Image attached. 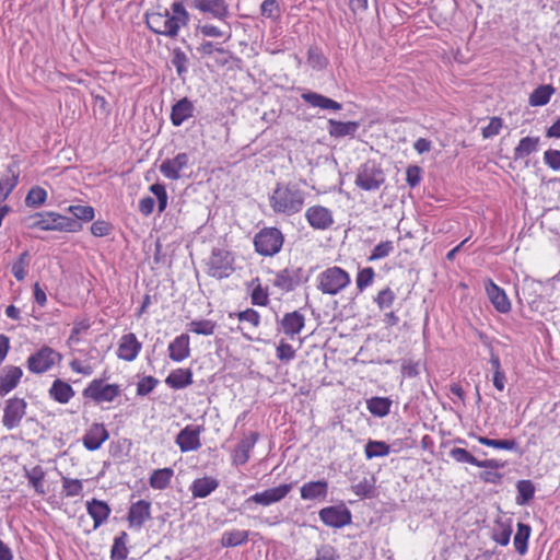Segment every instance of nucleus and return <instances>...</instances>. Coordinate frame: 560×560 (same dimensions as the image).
<instances>
[{
    "label": "nucleus",
    "instance_id": "64",
    "mask_svg": "<svg viewBox=\"0 0 560 560\" xmlns=\"http://www.w3.org/2000/svg\"><path fill=\"white\" fill-rule=\"evenodd\" d=\"M544 162L552 171H560V151L549 149L544 153Z\"/></svg>",
    "mask_w": 560,
    "mask_h": 560
},
{
    "label": "nucleus",
    "instance_id": "18",
    "mask_svg": "<svg viewBox=\"0 0 560 560\" xmlns=\"http://www.w3.org/2000/svg\"><path fill=\"white\" fill-rule=\"evenodd\" d=\"M149 520H151V503L149 501L139 500L130 505L127 515L130 527L141 528Z\"/></svg>",
    "mask_w": 560,
    "mask_h": 560
},
{
    "label": "nucleus",
    "instance_id": "7",
    "mask_svg": "<svg viewBox=\"0 0 560 560\" xmlns=\"http://www.w3.org/2000/svg\"><path fill=\"white\" fill-rule=\"evenodd\" d=\"M61 360L62 355L58 351L48 346H43L27 358L26 365L30 372L43 374Z\"/></svg>",
    "mask_w": 560,
    "mask_h": 560
},
{
    "label": "nucleus",
    "instance_id": "57",
    "mask_svg": "<svg viewBox=\"0 0 560 560\" xmlns=\"http://www.w3.org/2000/svg\"><path fill=\"white\" fill-rule=\"evenodd\" d=\"M149 190L156 197L158 210L162 213L167 207V192L165 186L163 184L155 183L150 186Z\"/></svg>",
    "mask_w": 560,
    "mask_h": 560
},
{
    "label": "nucleus",
    "instance_id": "6",
    "mask_svg": "<svg viewBox=\"0 0 560 560\" xmlns=\"http://www.w3.org/2000/svg\"><path fill=\"white\" fill-rule=\"evenodd\" d=\"M355 185L365 191H374L385 183L384 171L372 161H369L358 170Z\"/></svg>",
    "mask_w": 560,
    "mask_h": 560
},
{
    "label": "nucleus",
    "instance_id": "21",
    "mask_svg": "<svg viewBox=\"0 0 560 560\" xmlns=\"http://www.w3.org/2000/svg\"><path fill=\"white\" fill-rule=\"evenodd\" d=\"M109 438V433L103 423H93L83 435V445L89 451L101 448L102 444Z\"/></svg>",
    "mask_w": 560,
    "mask_h": 560
},
{
    "label": "nucleus",
    "instance_id": "42",
    "mask_svg": "<svg viewBox=\"0 0 560 560\" xmlns=\"http://www.w3.org/2000/svg\"><path fill=\"white\" fill-rule=\"evenodd\" d=\"M368 459L385 457L390 453V446L383 441L369 440L364 447Z\"/></svg>",
    "mask_w": 560,
    "mask_h": 560
},
{
    "label": "nucleus",
    "instance_id": "28",
    "mask_svg": "<svg viewBox=\"0 0 560 560\" xmlns=\"http://www.w3.org/2000/svg\"><path fill=\"white\" fill-rule=\"evenodd\" d=\"M302 100L313 106L318 107L320 109H327V110H340L342 108L341 103H338L323 94L307 91L301 95Z\"/></svg>",
    "mask_w": 560,
    "mask_h": 560
},
{
    "label": "nucleus",
    "instance_id": "22",
    "mask_svg": "<svg viewBox=\"0 0 560 560\" xmlns=\"http://www.w3.org/2000/svg\"><path fill=\"white\" fill-rule=\"evenodd\" d=\"M258 432H250L249 435L243 438L236 445L233 453V464L236 466L245 465L249 457L250 452L258 441Z\"/></svg>",
    "mask_w": 560,
    "mask_h": 560
},
{
    "label": "nucleus",
    "instance_id": "34",
    "mask_svg": "<svg viewBox=\"0 0 560 560\" xmlns=\"http://www.w3.org/2000/svg\"><path fill=\"white\" fill-rule=\"evenodd\" d=\"M50 397L59 404H67L74 396V390L67 382L55 380L50 389Z\"/></svg>",
    "mask_w": 560,
    "mask_h": 560
},
{
    "label": "nucleus",
    "instance_id": "39",
    "mask_svg": "<svg viewBox=\"0 0 560 560\" xmlns=\"http://www.w3.org/2000/svg\"><path fill=\"white\" fill-rule=\"evenodd\" d=\"M539 143L538 137H525L522 138L514 149V160H520L528 156L537 150Z\"/></svg>",
    "mask_w": 560,
    "mask_h": 560
},
{
    "label": "nucleus",
    "instance_id": "31",
    "mask_svg": "<svg viewBox=\"0 0 560 560\" xmlns=\"http://www.w3.org/2000/svg\"><path fill=\"white\" fill-rule=\"evenodd\" d=\"M328 133L332 138H343L346 136L353 137L358 131L360 124L358 121H339L335 119L328 120Z\"/></svg>",
    "mask_w": 560,
    "mask_h": 560
},
{
    "label": "nucleus",
    "instance_id": "62",
    "mask_svg": "<svg viewBox=\"0 0 560 560\" xmlns=\"http://www.w3.org/2000/svg\"><path fill=\"white\" fill-rule=\"evenodd\" d=\"M277 358L282 362H289L295 358V350L293 347L283 340L277 347Z\"/></svg>",
    "mask_w": 560,
    "mask_h": 560
},
{
    "label": "nucleus",
    "instance_id": "38",
    "mask_svg": "<svg viewBox=\"0 0 560 560\" xmlns=\"http://www.w3.org/2000/svg\"><path fill=\"white\" fill-rule=\"evenodd\" d=\"M513 533L512 523L497 521L495 526L492 529L491 538L501 546H508Z\"/></svg>",
    "mask_w": 560,
    "mask_h": 560
},
{
    "label": "nucleus",
    "instance_id": "27",
    "mask_svg": "<svg viewBox=\"0 0 560 560\" xmlns=\"http://www.w3.org/2000/svg\"><path fill=\"white\" fill-rule=\"evenodd\" d=\"M86 511L94 521V529L104 524L112 512L109 505L105 501L97 499H92L86 502Z\"/></svg>",
    "mask_w": 560,
    "mask_h": 560
},
{
    "label": "nucleus",
    "instance_id": "1",
    "mask_svg": "<svg viewBox=\"0 0 560 560\" xmlns=\"http://www.w3.org/2000/svg\"><path fill=\"white\" fill-rule=\"evenodd\" d=\"M304 200L305 191L296 183H277L270 196V207L276 213L293 215L302 210Z\"/></svg>",
    "mask_w": 560,
    "mask_h": 560
},
{
    "label": "nucleus",
    "instance_id": "20",
    "mask_svg": "<svg viewBox=\"0 0 560 560\" xmlns=\"http://www.w3.org/2000/svg\"><path fill=\"white\" fill-rule=\"evenodd\" d=\"M485 289L489 300L498 312L505 314L511 311V302L505 292L491 279L486 281Z\"/></svg>",
    "mask_w": 560,
    "mask_h": 560
},
{
    "label": "nucleus",
    "instance_id": "19",
    "mask_svg": "<svg viewBox=\"0 0 560 560\" xmlns=\"http://www.w3.org/2000/svg\"><path fill=\"white\" fill-rule=\"evenodd\" d=\"M19 177V162L13 158V161L7 166V173L0 178V202L4 201L16 187Z\"/></svg>",
    "mask_w": 560,
    "mask_h": 560
},
{
    "label": "nucleus",
    "instance_id": "55",
    "mask_svg": "<svg viewBox=\"0 0 560 560\" xmlns=\"http://www.w3.org/2000/svg\"><path fill=\"white\" fill-rule=\"evenodd\" d=\"M394 250V243L392 241H385L377 244L371 255L368 257V261H375L389 256Z\"/></svg>",
    "mask_w": 560,
    "mask_h": 560
},
{
    "label": "nucleus",
    "instance_id": "58",
    "mask_svg": "<svg viewBox=\"0 0 560 560\" xmlns=\"http://www.w3.org/2000/svg\"><path fill=\"white\" fill-rule=\"evenodd\" d=\"M62 488L67 497H77L82 493L83 483L80 479L62 477Z\"/></svg>",
    "mask_w": 560,
    "mask_h": 560
},
{
    "label": "nucleus",
    "instance_id": "16",
    "mask_svg": "<svg viewBox=\"0 0 560 560\" xmlns=\"http://www.w3.org/2000/svg\"><path fill=\"white\" fill-rule=\"evenodd\" d=\"M450 456L457 463H468L480 468L499 469L504 466L497 459H485L479 460L471 455L467 450L462 447H454L450 451Z\"/></svg>",
    "mask_w": 560,
    "mask_h": 560
},
{
    "label": "nucleus",
    "instance_id": "48",
    "mask_svg": "<svg viewBox=\"0 0 560 560\" xmlns=\"http://www.w3.org/2000/svg\"><path fill=\"white\" fill-rule=\"evenodd\" d=\"M164 10L145 13V24L150 31L158 35H163Z\"/></svg>",
    "mask_w": 560,
    "mask_h": 560
},
{
    "label": "nucleus",
    "instance_id": "44",
    "mask_svg": "<svg viewBox=\"0 0 560 560\" xmlns=\"http://www.w3.org/2000/svg\"><path fill=\"white\" fill-rule=\"evenodd\" d=\"M128 535L126 532H121L119 536L115 537L114 544L110 550L112 560H126L128 556V549L126 547Z\"/></svg>",
    "mask_w": 560,
    "mask_h": 560
},
{
    "label": "nucleus",
    "instance_id": "23",
    "mask_svg": "<svg viewBox=\"0 0 560 560\" xmlns=\"http://www.w3.org/2000/svg\"><path fill=\"white\" fill-rule=\"evenodd\" d=\"M142 348L135 334L129 332L120 338L117 355L125 361H133Z\"/></svg>",
    "mask_w": 560,
    "mask_h": 560
},
{
    "label": "nucleus",
    "instance_id": "4",
    "mask_svg": "<svg viewBox=\"0 0 560 560\" xmlns=\"http://www.w3.org/2000/svg\"><path fill=\"white\" fill-rule=\"evenodd\" d=\"M234 256L224 248H213L207 262V273L215 279H224L234 272Z\"/></svg>",
    "mask_w": 560,
    "mask_h": 560
},
{
    "label": "nucleus",
    "instance_id": "15",
    "mask_svg": "<svg viewBox=\"0 0 560 560\" xmlns=\"http://www.w3.org/2000/svg\"><path fill=\"white\" fill-rule=\"evenodd\" d=\"M303 282L302 268L290 269L285 268L277 272L273 280V285L284 292L293 291L298 285Z\"/></svg>",
    "mask_w": 560,
    "mask_h": 560
},
{
    "label": "nucleus",
    "instance_id": "46",
    "mask_svg": "<svg viewBox=\"0 0 560 560\" xmlns=\"http://www.w3.org/2000/svg\"><path fill=\"white\" fill-rule=\"evenodd\" d=\"M182 26L185 25L180 24L178 19H175L173 15H171L168 9H164L163 35L174 38L178 35Z\"/></svg>",
    "mask_w": 560,
    "mask_h": 560
},
{
    "label": "nucleus",
    "instance_id": "8",
    "mask_svg": "<svg viewBox=\"0 0 560 560\" xmlns=\"http://www.w3.org/2000/svg\"><path fill=\"white\" fill-rule=\"evenodd\" d=\"M120 387L116 384H103V380H93L84 389L83 397L97 404L112 402L120 395Z\"/></svg>",
    "mask_w": 560,
    "mask_h": 560
},
{
    "label": "nucleus",
    "instance_id": "9",
    "mask_svg": "<svg viewBox=\"0 0 560 560\" xmlns=\"http://www.w3.org/2000/svg\"><path fill=\"white\" fill-rule=\"evenodd\" d=\"M44 231H58L75 233L82 230V224L74 220L54 211L43 212Z\"/></svg>",
    "mask_w": 560,
    "mask_h": 560
},
{
    "label": "nucleus",
    "instance_id": "56",
    "mask_svg": "<svg viewBox=\"0 0 560 560\" xmlns=\"http://www.w3.org/2000/svg\"><path fill=\"white\" fill-rule=\"evenodd\" d=\"M260 12L261 15L268 19L278 20L281 14L279 2L277 0H264L260 4Z\"/></svg>",
    "mask_w": 560,
    "mask_h": 560
},
{
    "label": "nucleus",
    "instance_id": "59",
    "mask_svg": "<svg viewBox=\"0 0 560 560\" xmlns=\"http://www.w3.org/2000/svg\"><path fill=\"white\" fill-rule=\"evenodd\" d=\"M396 299L395 292L390 288L381 290L375 296L374 301L381 310L388 308L393 305Z\"/></svg>",
    "mask_w": 560,
    "mask_h": 560
},
{
    "label": "nucleus",
    "instance_id": "10",
    "mask_svg": "<svg viewBox=\"0 0 560 560\" xmlns=\"http://www.w3.org/2000/svg\"><path fill=\"white\" fill-rule=\"evenodd\" d=\"M319 518L326 526L341 528L351 523L352 515L345 504H340L322 509L319 511Z\"/></svg>",
    "mask_w": 560,
    "mask_h": 560
},
{
    "label": "nucleus",
    "instance_id": "5",
    "mask_svg": "<svg viewBox=\"0 0 560 560\" xmlns=\"http://www.w3.org/2000/svg\"><path fill=\"white\" fill-rule=\"evenodd\" d=\"M284 237L277 228H264L254 237L255 250L262 256H275L283 245Z\"/></svg>",
    "mask_w": 560,
    "mask_h": 560
},
{
    "label": "nucleus",
    "instance_id": "12",
    "mask_svg": "<svg viewBox=\"0 0 560 560\" xmlns=\"http://www.w3.org/2000/svg\"><path fill=\"white\" fill-rule=\"evenodd\" d=\"M190 7L220 21L229 16V5L225 0H191Z\"/></svg>",
    "mask_w": 560,
    "mask_h": 560
},
{
    "label": "nucleus",
    "instance_id": "13",
    "mask_svg": "<svg viewBox=\"0 0 560 560\" xmlns=\"http://www.w3.org/2000/svg\"><path fill=\"white\" fill-rule=\"evenodd\" d=\"M189 165V155L185 152L178 153L173 159L164 160L160 165V172L168 179L177 180L182 172Z\"/></svg>",
    "mask_w": 560,
    "mask_h": 560
},
{
    "label": "nucleus",
    "instance_id": "63",
    "mask_svg": "<svg viewBox=\"0 0 560 560\" xmlns=\"http://www.w3.org/2000/svg\"><path fill=\"white\" fill-rule=\"evenodd\" d=\"M113 225L104 220H97L91 225V233L96 237H104L110 234Z\"/></svg>",
    "mask_w": 560,
    "mask_h": 560
},
{
    "label": "nucleus",
    "instance_id": "54",
    "mask_svg": "<svg viewBox=\"0 0 560 560\" xmlns=\"http://www.w3.org/2000/svg\"><path fill=\"white\" fill-rule=\"evenodd\" d=\"M68 212L74 217V220L84 222L92 221L95 215L94 208L91 206H69Z\"/></svg>",
    "mask_w": 560,
    "mask_h": 560
},
{
    "label": "nucleus",
    "instance_id": "35",
    "mask_svg": "<svg viewBox=\"0 0 560 560\" xmlns=\"http://www.w3.org/2000/svg\"><path fill=\"white\" fill-rule=\"evenodd\" d=\"M392 400L388 397H372L366 400L368 410L375 417L383 418L390 412Z\"/></svg>",
    "mask_w": 560,
    "mask_h": 560
},
{
    "label": "nucleus",
    "instance_id": "32",
    "mask_svg": "<svg viewBox=\"0 0 560 560\" xmlns=\"http://www.w3.org/2000/svg\"><path fill=\"white\" fill-rule=\"evenodd\" d=\"M23 375L19 366H7V373L0 376V396L7 395L14 389Z\"/></svg>",
    "mask_w": 560,
    "mask_h": 560
},
{
    "label": "nucleus",
    "instance_id": "37",
    "mask_svg": "<svg viewBox=\"0 0 560 560\" xmlns=\"http://www.w3.org/2000/svg\"><path fill=\"white\" fill-rule=\"evenodd\" d=\"M173 475L174 470L172 468L156 469L151 474L149 483L153 489L164 490L168 487Z\"/></svg>",
    "mask_w": 560,
    "mask_h": 560
},
{
    "label": "nucleus",
    "instance_id": "49",
    "mask_svg": "<svg viewBox=\"0 0 560 560\" xmlns=\"http://www.w3.org/2000/svg\"><path fill=\"white\" fill-rule=\"evenodd\" d=\"M46 198L47 191L39 186H35L27 192L25 197V205L31 208H38L45 203Z\"/></svg>",
    "mask_w": 560,
    "mask_h": 560
},
{
    "label": "nucleus",
    "instance_id": "43",
    "mask_svg": "<svg viewBox=\"0 0 560 560\" xmlns=\"http://www.w3.org/2000/svg\"><path fill=\"white\" fill-rule=\"evenodd\" d=\"M477 440H478V442L480 444L489 446V447H494V448H500V450H508V451H515V452H517L520 454L522 453L520 451L517 442L514 439H511V440H494V439H489L487 436H478Z\"/></svg>",
    "mask_w": 560,
    "mask_h": 560
},
{
    "label": "nucleus",
    "instance_id": "2",
    "mask_svg": "<svg viewBox=\"0 0 560 560\" xmlns=\"http://www.w3.org/2000/svg\"><path fill=\"white\" fill-rule=\"evenodd\" d=\"M317 288L324 294L336 295L350 283V275L340 267H329L318 275Z\"/></svg>",
    "mask_w": 560,
    "mask_h": 560
},
{
    "label": "nucleus",
    "instance_id": "30",
    "mask_svg": "<svg viewBox=\"0 0 560 560\" xmlns=\"http://www.w3.org/2000/svg\"><path fill=\"white\" fill-rule=\"evenodd\" d=\"M219 487V480L213 477L197 478L190 486V491L194 498H207Z\"/></svg>",
    "mask_w": 560,
    "mask_h": 560
},
{
    "label": "nucleus",
    "instance_id": "52",
    "mask_svg": "<svg viewBox=\"0 0 560 560\" xmlns=\"http://www.w3.org/2000/svg\"><path fill=\"white\" fill-rule=\"evenodd\" d=\"M187 63H188L187 55L178 47L173 49L172 65L175 67L178 77L183 78L184 74L187 73V70H188Z\"/></svg>",
    "mask_w": 560,
    "mask_h": 560
},
{
    "label": "nucleus",
    "instance_id": "26",
    "mask_svg": "<svg viewBox=\"0 0 560 560\" xmlns=\"http://www.w3.org/2000/svg\"><path fill=\"white\" fill-rule=\"evenodd\" d=\"M301 498L303 500H326L328 495V482L326 480H316L305 482L301 487Z\"/></svg>",
    "mask_w": 560,
    "mask_h": 560
},
{
    "label": "nucleus",
    "instance_id": "17",
    "mask_svg": "<svg viewBox=\"0 0 560 560\" xmlns=\"http://www.w3.org/2000/svg\"><path fill=\"white\" fill-rule=\"evenodd\" d=\"M176 444L183 453L196 451L200 447V428L187 425L176 436Z\"/></svg>",
    "mask_w": 560,
    "mask_h": 560
},
{
    "label": "nucleus",
    "instance_id": "33",
    "mask_svg": "<svg viewBox=\"0 0 560 560\" xmlns=\"http://www.w3.org/2000/svg\"><path fill=\"white\" fill-rule=\"evenodd\" d=\"M165 383L174 389H182L192 384V372L189 369H176L172 371Z\"/></svg>",
    "mask_w": 560,
    "mask_h": 560
},
{
    "label": "nucleus",
    "instance_id": "45",
    "mask_svg": "<svg viewBox=\"0 0 560 560\" xmlns=\"http://www.w3.org/2000/svg\"><path fill=\"white\" fill-rule=\"evenodd\" d=\"M516 502L521 505L527 504L535 494V487L530 480H520L516 485Z\"/></svg>",
    "mask_w": 560,
    "mask_h": 560
},
{
    "label": "nucleus",
    "instance_id": "40",
    "mask_svg": "<svg viewBox=\"0 0 560 560\" xmlns=\"http://www.w3.org/2000/svg\"><path fill=\"white\" fill-rule=\"evenodd\" d=\"M553 92L555 88L550 84L539 85L529 95V104L532 106H544L549 102Z\"/></svg>",
    "mask_w": 560,
    "mask_h": 560
},
{
    "label": "nucleus",
    "instance_id": "36",
    "mask_svg": "<svg viewBox=\"0 0 560 560\" xmlns=\"http://www.w3.org/2000/svg\"><path fill=\"white\" fill-rule=\"evenodd\" d=\"M532 528L528 524L517 523V530L513 539L515 550L521 555H525L528 549V539Z\"/></svg>",
    "mask_w": 560,
    "mask_h": 560
},
{
    "label": "nucleus",
    "instance_id": "61",
    "mask_svg": "<svg viewBox=\"0 0 560 560\" xmlns=\"http://www.w3.org/2000/svg\"><path fill=\"white\" fill-rule=\"evenodd\" d=\"M158 383L159 381L151 375L142 377L137 384V395L145 396L150 394Z\"/></svg>",
    "mask_w": 560,
    "mask_h": 560
},
{
    "label": "nucleus",
    "instance_id": "29",
    "mask_svg": "<svg viewBox=\"0 0 560 560\" xmlns=\"http://www.w3.org/2000/svg\"><path fill=\"white\" fill-rule=\"evenodd\" d=\"M168 352L171 360L182 362L190 355L189 336L182 334L177 336L170 345Z\"/></svg>",
    "mask_w": 560,
    "mask_h": 560
},
{
    "label": "nucleus",
    "instance_id": "3",
    "mask_svg": "<svg viewBox=\"0 0 560 560\" xmlns=\"http://www.w3.org/2000/svg\"><path fill=\"white\" fill-rule=\"evenodd\" d=\"M294 483H282L278 487L266 489L248 497L241 505L240 510L252 511L254 505L269 506L283 500L292 490Z\"/></svg>",
    "mask_w": 560,
    "mask_h": 560
},
{
    "label": "nucleus",
    "instance_id": "24",
    "mask_svg": "<svg viewBox=\"0 0 560 560\" xmlns=\"http://www.w3.org/2000/svg\"><path fill=\"white\" fill-rule=\"evenodd\" d=\"M194 103L188 97H183L172 106L170 118L173 126L179 127L184 121L194 117Z\"/></svg>",
    "mask_w": 560,
    "mask_h": 560
},
{
    "label": "nucleus",
    "instance_id": "11",
    "mask_svg": "<svg viewBox=\"0 0 560 560\" xmlns=\"http://www.w3.org/2000/svg\"><path fill=\"white\" fill-rule=\"evenodd\" d=\"M26 401L23 398H10L5 402L2 423L8 430L16 428L26 412Z\"/></svg>",
    "mask_w": 560,
    "mask_h": 560
},
{
    "label": "nucleus",
    "instance_id": "53",
    "mask_svg": "<svg viewBox=\"0 0 560 560\" xmlns=\"http://www.w3.org/2000/svg\"><path fill=\"white\" fill-rule=\"evenodd\" d=\"M307 62L313 69L322 70L327 66L328 60L318 47H310Z\"/></svg>",
    "mask_w": 560,
    "mask_h": 560
},
{
    "label": "nucleus",
    "instance_id": "50",
    "mask_svg": "<svg viewBox=\"0 0 560 560\" xmlns=\"http://www.w3.org/2000/svg\"><path fill=\"white\" fill-rule=\"evenodd\" d=\"M252 285H254L253 292L250 294L252 304L258 306H266L269 303V295L267 289L261 287V283L258 278L252 281Z\"/></svg>",
    "mask_w": 560,
    "mask_h": 560
},
{
    "label": "nucleus",
    "instance_id": "25",
    "mask_svg": "<svg viewBox=\"0 0 560 560\" xmlns=\"http://www.w3.org/2000/svg\"><path fill=\"white\" fill-rule=\"evenodd\" d=\"M280 326L282 331L293 338L295 335L300 334L301 330L305 326V317L299 311H293L290 313H285L282 319L280 320Z\"/></svg>",
    "mask_w": 560,
    "mask_h": 560
},
{
    "label": "nucleus",
    "instance_id": "47",
    "mask_svg": "<svg viewBox=\"0 0 560 560\" xmlns=\"http://www.w3.org/2000/svg\"><path fill=\"white\" fill-rule=\"evenodd\" d=\"M188 330L203 336H211L214 334L217 324L210 319L191 320L188 325Z\"/></svg>",
    "mask_w": 560,
    "mask_h": 560
},
{
    "label": "nucleus",
    "instance_id": "60",
    "mask_svg": "<svg viewBox=\"0 0 560 560\" xmlns=\"http://www.w3.org/2000/svg\"><path fill=\"white\" fill-rule=\"evenodd\" d=\"M375 272L372 267L360 269L355 279L357 288L360 291H363L365 288L372 284Z\"/></svg>",
    "mask_w": 560,
    "mask_h": 560
},
{
    "label": "nucleus",
    "instance_id": "41",
    "mask_svg": "<svg viewBox=\"0 0 560 560\" xmlns=\"http://www.w3.org/2000/svg\"><path fill=\"white\" fill-rule=\"evenodd\" d=\"M248 530L233 529L225 532L222 535L221 544L224 547H236L245 544L248 540Z\"/></svg>",
    "mask_w": 560,
    "mask_h": 560
},
{
    "label": "nucleus",
    "instance_id": "51",
    "mask_svg": "<svg viewBox=\"0 0 560 560\" xmlns=\"http://www.w3.org/2000/svg\"><path fill=\"white\" fill-rule=\"evenodd\" d=\"M45 472L40 466H35L31 471L26 472V478L38 494H45L43 480Z\"/></svg>",
    "mask_w": 560,
    "mask_h": 560
},
{
    "label": "nucleus",
    "instance_id": "14",
    "mask_svg": "<svg viewBox=\"0 0 560 560\" xmlns=\"http://www.w3.org/2000/svg\"><path fill=\"white\" fill-rule=\"evenodd\" d=\"M308 224L315 230H327L334 224L332 212L323 206H312L305 211Z\"/></svg>",
    "mask_w": 560,
    "mask_h": 560
}]
</instances>
